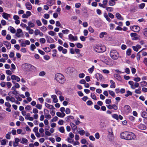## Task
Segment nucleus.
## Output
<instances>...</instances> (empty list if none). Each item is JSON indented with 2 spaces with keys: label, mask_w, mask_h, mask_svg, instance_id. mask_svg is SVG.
Wrapping results in <instances>:
<instances>
[{
  "label": "nucleus",
  "mask_w": 147,
  "mask_h": 147,
  "mask_svg": "<svg viewBox=\"0 0 147 147\" xmlns=\"http://www.w3.org/2000/svg\"><path fill=\"white\" fill-rule=\"evenodd\" d=\"M120 137L122 139L131 140L134 139L136 138V136L132 132L125 131L120 134Z\"/></svg>",
  "instance_id": "nucleus-1"
},
{
  "label": "nucleus",
  "mask_w": 147,
  "mask_h": 147,
  "mask_svg": "<svg viewBox=\"0 0 147 147\" xmlns=\"http://www.w3.org/2000/svg\"><path fill=\"white\" fill-rule=\"evenodd\" d=\"M55 79L58 82L61 84H63L65 80L64 76L60 73H58L56 75Z\"/></svg>",
  "instance_id": "nucleus-2"
},
{
  "label": "nucleus",
  "mask_w": 147,
  "mask_h": 147,
  "mask_svg": "<svg viewBox=\"0 0 147 147\" xmlns=\"http://www.w3.org/2000/svg\"><path fill=\"white\" fill-rule=\"evenodd\" d=\"M110 55L111 58L114 60L118 59L119 57V53L115 50L112 49L110 52Z\"/></svg>",
  "instance_id": "nucleus-3"
},
{
  "label": "nucleus",
  "mask_w": 147,
  "mask_h": 147,
  "mask_svg": "<svg viewBox=\"0 0 147 147\" xmlns=\"http://www.w3.org/2000/svg\"><path fill=\"white\" fill-rule=\"evenodd\" d=\"M106 50V47L104 45L99 46L96 45L94 47V50L98 53L103 52Z\"/></svg>",
  "instance_id": "nucleus-4"
},
{
  "label": "nucleus",
  "mask_w": 147,
  "mask_h": 147,
  "mask_svg": "<svg viewBox=\"0 0 147 147\" xmlns=\"http://www.w3.org/2000/svg\"><path fill=\"white\" fill-rule=\"evenodd\" d=\"M15 36L18 38H22L24 36V33L22 30L20 29H18L16 32Z\"/></svg>",
  "instance_id": "nucleus-5"
},
{
  "label": "nucleus",
  "mask_w": 147,
  "mask_h": 147,
  "mask_svg": "<svg viewBox=\"0 0 147 147\" xmlns=\"http://www.w3.org/2000/svg\"><path fill=\"white\" fill-rule=\"evenodd\" d=\"M22 67L24 69L29 70L34 66L30 64L25 63L22 65Z\"/></svg>",
  "instance_id": "nucleus-6"
},
{
  "label": "nucleus",
  "mask_w": 147,
  "mask_h": 147,
  "mask_svg": "<svg viewBox=\"0 0 147 147\" xmlns=\"http://www.w3.org/2000/svg\"><path fill=\"white\" fill-rule=\"evenodd\" d=\"M130 36L132 37V40H137L140 39V36L136 33H131Z\"/></svg>",
  "instance_id": "nucleus-7"
},
{
  "label": "nucleus",
  "mask_w": 147,
  "mask_h": 147,
  "mask_svg": "<svg viewBox=\"0 0 147 147\" xmlns=\"http://www.w3.org/2000/svg\"><path fill=\"white\" fill-rule=\"evenodd\" d=\"M68 39L70 41H76L78 40L77 36H74L71 34H70L68 35Z\"/></svg>",
  "instance_id": "nucleus-8"
},
{
  "label": "nucleus",
  "mask_w": 147,
  "mask_h": 147,
  "mask_svg": "<svg viewBox=\"0 0 147 147\" xmlns=\"http://www.w3.org/2000/svg\"><path fill=\"white\" fill-rule=\"evenodd\" d=\"M11 78L12 80H16L17 82H19L20 80V78L18 76L14 75H13L11 76Z\"/></svg>",
  "instance_id": "nucleus-9"
},
{
  "label": "nucleus",
  "mask_w": 147,
  "mask_h": 147,
  "mask_svg": "<svg viewBox=\"0 0 147 147\" xmlns=\"http://www.w3.org/2000/svg\"><path fill=\"white\" fill-rule=\"evenodd\" d=\"M95 78L98 81H101L103 79L102 75L98 73H97L95 74Z\"/></svg>",
  "instance_id": "nucleus-10"
},
{
  "label": "nucleus",
  "mask_w": 147,
  "mask_h": 147,
  "mask_svg": "<svg viewBox=\"0 0 147 147\" xmlns=\"http://www.w3.org/2000/svg\"><path fill=\"white\" fill-rule=\"evenodd\" d=\"M31 15V13L30 11H28L26 12V13L23 14L22 17L23 18H27Z\"/></svg>",
  "instance_id": "nucleus-11"
},
{
  "label": "nucleus",
  "mask_w": 147,
  "mask_h": 147,
  "mask_svg": "<svg viewBox=\"0 0 147 147\" xmlns=\"http://www.w3.org/2000/svg\"><path fill=\"white\" fill-rule=\"evenodd\" d=\"M11 14L7 13L5 12H3L2 13V16L5 19L8 20L9 18L11 17Z\"/></svg>",
  "instance_id": "nucleus-12"
},
{
  "label": "nucleus",
  "mask_w": 147,
  "mask_h": 147,
  "mask_svg": "<svg viewBox=\"0 0 147 147\" xmlns=\"http://www.w3.org/2000/svg\"><path fill=\"white\" fill-rule=\"evenodd\" d=\"M14 140L13 142V146L14 147H16L18 146L19 142H20V140L18 138H16Z\"/></svg>",
  "instance_id": "nucleus-13"
},
{
  "label": "nucleus",
  "mask_w": 147,
  "mask_h": 147,
  "mask_svg": "<svg viewBox=\"0 0 147 147\" xmlns=\"http://www.w3.org/2000/svg\"><path fill=\"white\" fill-rule=\"evenodd\" d=\"M6 100L7 101H11L12 102H15V98L12 97H10L9 96H7L6 97Z\"/></svg>",
  "instance_id": "nucleus-14"
},
{
  "label": "nucleus",
  "mask_w": 147,
  "mask_h": 147,
  "mask_svg": "<svg viewBox=\"0 0 147 147\" xmlns=\"http://www.w3.org/2000/svg\"><path fill=\"white\" fill-rule=\"evenodd\" d=\"M30 44V41L28 40H26L24 42H22L21 44V45L22 47H26L27 45H29Z\"/></svg>",
  "instance_id": "nucleus-15"
},
{
  "label": "nucleus",
  "mask_w": 147,
  "mask_h": 147,
  "mask_svg": "<svg viewBox=\"0 0 147 147\" xmlns=\"http://www.w3.org/2000/svg\"><path fill=\"white\" fill-rule=\"evenodd\" d=\"M34 33L35 35H39L40 36H42L43 35V34L39 30L36 29L34 32Z\"/></svg>",
  "instance_id": "nucleus-16"
},
{
  "label": "nucleus",
  "mask_w": 147,
  "mask_h": 147,
  "mask_svg": "<svg viewBox=\"0 0 147 147\" xmlns=\"http://www.w3.org/2000/svg\"><path fill=\"white\" fill-rule=\"evenodd\" d=\"M3 44L6 46L8 49H10L11 48V45L9 42L5 41L3 42Z\"/></svg>",
  "instance_id": "nucleus-17"
},
{
  "label": "nucleus",
  "mask_w": 147,
  "mask_h": 147,
  "mask_svg": "<svg viewBox=\"0 0 147 147\" xmlns=\"http://www.w3.org/2000/svg\"><path fill=\"white\" fill-rule=\"evenodd\" d=\"M26 9L28 10H31L32 8V6L30 2H27L25 4Z\"/></svg>",
  "instance_id": "nucleus-18"
},
{
  "label": "nucleus",
  "mask_w": 147,
  "mask_h": 147,
  "mask_svg": "<svg viewBox=\"0 0 147 147\" xmlns=\"http://www.w3.org/2000/svg\"><path fill=\"white\" fill-rule=\"evenodd\" d=\"M28 140L25 138H22L20 141V142L21 144L27 145L28 144Z\"/></svg>",
  "instance_id": "nucleus-19"
},
{
  "label": "nucleus",
  "mask_w": 147,
  "mask_h": 147,
  "mask_svg": "<svg viewBox=\"0 0 147 147\" xmlns=\"http://www.w3.org/2000/svg\"><path fill=\"white\" fill-rule=\"evenodd\" d=\"M51 97L53 99V102L54 103H56L58 102V99L56 95H53L51 96Z\"/></svg>",
  "instance_id": "nucleus-20"
},
{
  "label": "nucleus",
  "mask_w": 147,
  "mask_h": 147,
  "mask_svg": "<svg viewBox=\"0 0 147 147\" xmlns=\"http://www.w3.org/2000/svg\"><path fill=\"white\" fill-rule=\"evenodd\" d=\"M114 76L115 78H116L118 81L121 82L122 81L123 79H122L120 76L118 75V74H114Z\"/></svg>",
  "instance_id": "nucleus-21"
},
{
  "label": "nucleus",
  "mask_w": 147,
  "mask_h": 147,
  "mask_svg": "<svg viewBox=\"0 0 147 147\" xmlns=\"http://www.w3.org/2000/svg\"><path fill=\"white\" fill-rule=\"evenodd\" d=\"M8 30L12 34H14L16 32L15 29L12 26H10L9 27Z\"/></svg>",
  "instance_id": "nucleus-22"
},
{
  "label": "nucleus",
  "mask_w": 147,
  "mask_h": 147,
  "mask_svg": "<svg viewBox=\"0 0 147 147\" xmlns=\"http://www.w3.org/2000/svg\"><path fill=\"white\" fill-rule=\"evenodd\" d=\"M56 115L59 117L61 118L63 117L65 115L64 113H61L60 112H57L56 113Z\"/></svg>",
  "instance_id": "nucleus-23"
},
{
  "label": "nucleus",
  "mask_w": 147,
  "mask_h": 147,
  "mask_svg": "<svg viewBox=\"0 0 147 147\" xmlns=\"http://www.w3.org/2000/svg\"><path fill=\"white\" fill-rule=\"evenodd\" d=\"M132 28L135 32H138L140 30V28L138 26H133L132 27Z\"/></svg>",
  "instance_id": "nucleus-24"
},
{
  "label": "nucleus",
  "mask_w": 147,
  "mask_h": 147,
  "mask_svg": "<svg viewBox=\"0 0 147 147\" xmlns=\"http://www.w3.org/2000/svg\"><path fill=\"white\" fill-rule=\"evenodd\" d=\"M70 125L72 128V130L73 131L77 130V126H76L75 124H74V123L71 122L70 123Z\"/></svg>",
  "instance_id": "nucleus-25"
},
{
  "label": "nucleus",
  "mask_w": 147,
  "mask_h": 147,
  "mask_svg": "<svg viewBox=\"0 0 147 147\" xmlns=\"http://www.w3.org/2000/svg\"><path fill=\"white\" fill-rule=\"evenodd\" d=\"M116 16L117 19L121 20H123V18L121 16V14L119 13H117L115 14Z\"/></svg>",
  "instance_id": "nucleus-26"
},
{
  "label": "nucleus",
  "mask_w": 147,
  "mask_h": 147,
  "mask_svg": "<svg viewBox=\"0 0 147 147\" xmlns=\"http://www.w3.org/2000/svg\"><path fill=\"white\" fill-rule=\"evenodd\" d=\"M124 111L126 112H129L130 110V107L128 105H125L124 107Z\"/></svg>",
  "instance_id": "nucleus-27"
},
{
  "label": "nucleus",
  "mask_w": 147,
  "mask_h": 147,
  "mask_svg": "<svg viewBox=\"0 0 147 147\" xmlns=\"http://www.w3.org/2000/svg\"><path fill=\"white\" fill-rule=\"evenodd\" d=\"M45 105L47 108L49 109H55L53 105H49L48 103H45Z\"/></svg>",
  "instance_id": "nucleus-28"
},
{
  "label": "nucleus",
  "mask_w": 147,
  "mask_h": 147,
  "mask_svg": "<svg viewBox=\"0 0 147 147\" xmlns=\"http://www.w3.org/2000/svg\"><path fill=\"white\" fill-rule=\"evenodd\" d=\"M48 34L52 36H55L57 35V34L53 31H50L48 32Z\"/></svg>",
  "instance_id": "nucleus-29"
},
{
  "label": "nucleus",
  "mask_w": 147,
  "mask_h": 147,
  "mask_svg": "<svg viewBox=\"0 0 147 147\" xmlns=\"http://www.w3.org/2000/svg\"><path fill=\"white\" fill-rule=\"evenodd\" d=\"M107 33L106 32H101L99 34V37L100 38H102L105 35H107Z\"/></svg>",
  "instance_id": "nucleus-30"
},
{
  "label": "nucleus",
  "mask_w": 147,
  "mask_h": 147,
  "mask_svg": "<svg viewBox=\"0 0 147 147\" xmlns=\"http://www.w3.org/2000/svg\"><path fill=\"white\" fill-rule=\"evenodd\" d=\"M141 115L143 118L145 119L147 118V113L146 111L142 112L141 114Z\"/></svg>",
  "instance_id": "nucleus-31"
},
{
  "label": "nucleus",
  "mask_w": 147,
  "mask_h": 147,
  "mask_svg": "<svg viewBox=\"0 0 147 147\" xmlns=\"http://www.w3.org/2000/svg\"><path fill=\"white\" fill-rule=\"evenodd\" d=\"M28 26L30 28H33L35 26L34 24L31 21H29L28 23Z\"/></svg>",
  "instance_id": "nucleus-32"
},
{
  "label": "nucleus",
  "mask_w": 147,
  "mask_h": 147,
  "mask_svg": "<svg viewBox=\"0 0 147 147\" xmlns=\"http://www.w3.org/2000/svg\"><path fill=\"white\" fill-rule=\"evenodd\" d=\"M108 3L109 5L113 6L116 3L113 0H110L109 1Z\"/></svg>",
  "instance_id": "nucleus-33"
},
{
  "label": "nucleus",
  "mask_w": 147,
  "mask_h": 147,
  "mask_svg": "<svg viewBox=\"0 0 147 147\" xmlns=\"http://www.w3.org/2000/svg\"><path fill=\"white\" fill-rule=\"evenodd\" d=\"M139 128L142 130L145 129L146 128L145 126L143 124H141L139 125Z\"/></svg>",
  "instance_id": "nucleus-34"
},
{
  "label": "nucleus",
  "mask_w": 147,
  "mask_h": 147,
  "mask_svg": "<svg viewBox=\"0 0 147 147\" xmlns=\"http://www.w3.org/2000/svg\"><path fill=\"white\" fill-rule=\"evenodd\" d=\"M104 16L105 18L107 20L110 22L111 21V19L109 17V16L106 13H104Z\"/></svg>",
  "instance_id": "nucleus-35"
},
{
  "label": "nucleus",
  "mask_w": 147,
  "mask_h": 147,
  "mask_svg": "<svg viewBox=\"0 0 147 147\" xmlns=\"http://www.w3.org/2000/svg\"><path fill=\"white\" fill-rule=\"evenodd\" d=\"M67 141L68 143L72 144L74 142V140L73 138L68 137L67 138Z\"/></svg>",
  "instance_id": "nucleus-36"
},
{
  "label": "nucleus",
  "mask_w": 147,
  "mask_h": 147,
  "mask_svg": "<svg viewBox=\"0 0 147 147\" xmlns=\"http://www.w3.org/2000/svg\"><path fill=\"white\" fill-rule=\"evenodd\" d=\"M59 130L61 133H64L65 132L64 128L63 127H60L59 128Z\"/></svg>",
  "instance_id": "nucleus-37"
},
{
  "label": "nucleus",
  "mask_w": 147,
  "mask_h": 147,
  "mask_svg": "<svg viewBox=\"0 0 147 147\" xmlns=\"http://www.w3.org/2000/svg\"><path fill=\"white\" fill-rule=\"evenodd\" d=\"M40 30L42 32H46L47 30V28L45 26H43L40 28Z\"/></svg>",
  "instance_id": "nucleus-38"
},
{
  "label": "nucleus",
  "mask_w": 147,
  "mask_h": 147,
  "mask_svg": "<svg viewBox=\"0 0 147 147\" xmlns=\"http://www.w3.org/2000/svg\"><path fill=\"white\" fill-rule=\"evenodd\" d=\"M140 85L141 87H143L146 86L147 85V82L146 81L142 82L140 83Z\"/></svg>",
  "instance_id": "nucleus-39"
},
{
  "label": "nucleus",
  "mask_w": 147,
  "mask_h": 147,
  "mask_svg": "<svg viewBox=\"0 0 147 147\" xmlns=\"http://www.w3.org/2000/svg\"><path fill=\"white\" fill-rule=\"evenodd\" d=\"M55 93L57 95H59V96L62 95V92L61 91H60V90H58L55 89Z\"/></svg>",
  "instance_id": "nucleus-40"
},
{
  "label": "nucleus",
  "mask_w": 147,
  "mask_h": 147,
  "mask_svg": "<svg viewBox=\"0 0 147 147\" xmlns=\"http://www.w3.org/2000/svg\"><path fill=\"white\" fill-rule=\"evenodd\" d=\"M128 84L131 85V88L132 89H134L135 88L134 87V82L133 81H130L128 82Z\"/></svg>",
  "instance_id": "nucleus-41"
},
{
  "label": "nucleus",
  "mask_w": 147,
  "mask_h": 147,
  "mask_svg": "<svg viewBox=\"0 0 147 147\" xmlns=\"http://www.w3.org/2000/svg\"><path fill=\"white\" fill-rule=\"evenodd\" d=\"M131 50L130 49H128L126 51V54L128 56H129L131 55Z\"/></svg>",
  "instance_id": "nucleus-42"
},
{
  "label": "nucleus",
  "mask_w": 147,
  "mask_h": 147,
  "mask_svg": "<svg viewBox=\"0 0 147 147\" xmlns=\"http://www.w3.org/2000/svg\"><path fill=\"white\" fill-rule=\"evenodd\" d=\"M94 66L93 65L91 68L89 69L88 70V71L89 73L92 74L94 71Z\"/></svg>",
  "instance_id": "nucleus-43"
},
{
  "label": "nucleus",
  "mask_w": 147,
  "mask_h": 147,
  "mask_svg": "<svg viewBox=\"0 0 147 147\" xmlns=\"http://www.w3.org/2000/svg\"><path fill=\"white\" fill-rule=\"evenodd\" d=\"M47 40L48 42L50 43L53 42L54 41L53 39L50 37H48Z\"/></svg>",
  "instance_id": "nucleus-44"
},
{
  "label": "nucleus",
  "mask_w": 147,
  "mask_h": 147,
  "mask_svg": "<svg viewBox=\"0 0 147 147\" xmlns=\"http://www.w3.org/2000/svg\"><path fill=\"white\" fill-rule=\"evenodd\" d=\"M47 4L49 5H52L54 3V2L53 0H50L47 2Z\"/></svg>",
  "instance_id": "nucleus-45"
},
{
  "label": "nucleus",
  "mask_w": 147,
  "mask_h": 147,
  "mask_svg": "<svg viewBox=\"0 0 147 147\" xmlns=\"http://www.w3.org/2000/svg\"><path fill=\"white\" fill-rule=\"evenodd\" d=\"M7 141L6 139L2 140L1 142V144L2 145H5L6 144Z\"/></svg>",
  "instance_id": "nucleus-46"
},
{
  "label": "nucleus",
  "mask_w": 147,
  "mask_h": 147,
  "mask_svg": "<svg viewBox=\"0 0 147 147\" xmlns=\"http://www.w3.org/2000/svg\"><path fill=\"white\" fill-rule=\"evenodd\" d=\"M105 8H106V10L109 12H111L113 11V8L110 7H106Z\"/></svg>",
  "instance_id": "nucleus-47"
},
{
  "label": "nucleus",
  "mask_w": 147,
  "mask_h": 147,
  "mask_svg": "<svg viewBox=\"0 0 147 147\" xmlns=\"http://www.w3.org/2000/svg\"><path fill=\"white\" fill-rule=\"evenodd\" d=\"M108 91L110 95L112 97H114L115 96V94L113 91L110 90H109Z\"/></svg>",
  "instance_id": "nucleus-48"
},
{
  "label": "nucleus",
  "mask_w": 147,
  "mask_h": 147,
  "mask_svg": "<svg viewBox=\"0 0 147 147\" xmlns=\"http://www.w3.org/2000/svg\"><path fill=\"white\" fill-rule=\"evenodd\" d=\"M69 30L67 29L65 30H63L62 31V32L64 34H68L69 32Z\"/></svg>",
  "instance_id": "nucleus-49"
},
{
  "label": "nucleus",
  "mask_w": 147,
  "mask_h": 147,
  "mask_svg": "<svg viewBox=\"0 0 147 147\" xmlns=\"http://www.w3.org/2000/svg\"><path fill=\"white\" fill-rule=\"evenodd\" d=\"M91 97L92 99L95 100H97L96 96L95 95L94 93H91Z\"/></svg>",
  "instance_id": "nucleus-50"
},
{
  "label": "nucleus",
  "mask_w": 147,
  "mask_h": 147,
  "mask_svg": "<svg viewBox=\"0 0 147 147\" xmlns=\"http://www.w3.org/2000/svg\"><path fill=\"white\" fill-rule=\"evenodd\" d=\"M36 23L38 26H40L42 25V24L40 21L39 20H36Z\"/></svg>",
  "instance_id": "nucleus-51"
},
{
  "label": "nucleus",
  "mask_w": 147,
  "mask_h": 147,
  "mask_svg": "<svg viewBox=\"0 0 147 147\" xmlns=\"http://www.w3.org/2000/svg\"><path fill=\"white\" fill-rule=\"evenodd\" d=\"M105 103L106 104H109L111 103V100L110 99L108 98L105 100Z\"/></svg>",
  "instance_id": "nucleus-52"
},
{
  "label": "nucleus",
  "mask_w": 147,
  "mask_h": 147,
  "mask_svg": "<svg viewBox=\"0 0 147 147\" xmlns=\"http://www.w3.org/2000/svg\"><path fill=\"white\" fill-rule=\"evenodd\" d=\"M53 53L52 54V56L53 57H55L56 56L57 51L56 49H53L52 50Z\"/></svg>",
  "instance_id": "nucleus-53"
},
{
  "label": "nucleus",
  "mask_w": 147,
  "mask_h": 147,
  "mask_svg": "<svg viewBox=\"0 0 147 147\" xmlns=\"http://www.w3.org/2000/svg\"><path fill=\"white\" fill-rule=\"evenodd\" d=\"M108 1L107 0H104L102 1V4L105 8L106 7V6L108 3Z\"/></svg>",
  "instance_id": "nucleus-54"
},
{
  "label": "nucleus",
  "mask_w": 147,
  "mask_h": 147,
  "mask_svg": "<svg viewBox=\"0 0 147 147\" xmlns=\"http://www.w3.org/2000/svg\"><path fill=\"white\" fill-rule=\"evenodd\" d=\"M141 88H140L138 89H136L135 90V92L136 94H140L141 93Z\"/></svg>",
  "instance_id": "nucleus-55"
},
{
  "label": "nucleus",
  "mask_w": 147,
  "mask_h": 147,
  "mask_svg": "<svg viewBox=\"0 0 147 147\" xmlns=\"http://www.w3.org/2000/svg\"><path fill=\"white\" fill-rule=\"evenodd\" d=\"M11 133L10 132L8 133L5 135V138L9 140L10 139L11 136L10 134Z\"/></svg>",
  "instance_id": "nucleus-56"
},
{
  "label": "nucleus",
  "mask_w": 147,
  "mask_h": 147,
  "mask_svg": "<svg viewBox=\"0 0 147 147\" xmlns=\"http://www.w3.org/2000/svg\"><path fill=\"white\" fill-rule=\"evenodd\" d=\"M141 51H140L139 52H138L136 56V58L138 61H139L140 60L141 55L140 54V52Z\"/></svg>",
  "instance_id": "nucleus-57"
},
{
  "label": "nucleus",
  "mask_w": 147,
  "mask_h": 147,
  "mask_svg": "<svg viewBox=\"0 0 147 147\" xmlns=\"http://www.w3.org/2000/svg\"><path fill=\"white\" fill-rule=\"evenodd\" d=\"M39 40L40 42L42 44L46 42L45 39L44 38H41Z\"/></svg>",
  "instance_id": "nucleus-58"
},
{
  "label": "nucleus",
  "mask_w": 147,
  "mask_h": 147,
  "mask_svg": "<svg viewBox=\"0 0 147 147\" xmlns=\"http://www.w3.org/2000/svg\"><path fill=\"white\" fill-rule=\"evenodd\" d=\"M2 56L4 57V59L6 60H7L8 58V55L7 54H3L2 55Z\"/></svg>",
  "instance_id": "nucleus-59"
},
{
  "label": "nucleus",
  "mask_w": 147,
  "mask_h": 147,
  "mask_svg": "<svg viewBox=\"0 0 147 147\" xmlns=\"http://www.w3.org/2000/svg\"><path fill=\"white\" fill-rule=\"evenodd\" d=\"M76 45L77 47L79 48H81L83 47L82 45L80 43H78L76 44Z\"/></svg>",
  "instance_id": "nucleus-60"
},
{
  "label": "nucleus",
  "mask_w": 147,
  "mask_h": 147,
  "mask_svg": "<svg viewBox=\"0 0 147 147\" xmlns=\"http://www.w3.org/2000/svg\"><path fill=\"white\" fill-rule=\"evenodd\" d=\"M6 85L8 88H10L12 86L11 83L9 82H6Z\"/></svg>",
  "instance_id": "nucleus-61"
},
{
  "label": "nucleus",
  "mask_w": 147,
  "mask_h": 147,
  "mask_svg": "<svg viewBox=\"0 0 147 147\" xmlns=\"http://www.w3.org/2000/svg\"><path fill=\"white\" fill-rule=\"evenodd\" d=\"M79 118L77 119V120H75V123L76 125H77L80 124L81 122L79 121Z\"/></svg>",
  "instance_id": "nucleus-62"
},
{
  "label": "nucleus",
  "mask_w": 147,
  "mask_h": 147,
  "mask_svg": "<svg viewBox=\"0 0 147 147\" xmlns=\"http://www.w3.org/2000/svg\"><path fill=\"white\" fill-rule=\"evenodd\" d=\"M46 73L44 71H42L40 72L39 75L40 76H43L45 75Z\"/></svg>",
  "instance_id": "nucleus-63"
},
{
  "label": "nucleus",
  "mask_w": 147,
  "mask_h": 147,
  "mask_svg": "<svg viewBox=\"0 0 147 147\" xmlns=\"http://www.w3.org/2000/svg\"><path fill=\"white\" fill-rule=\"evenodd\" d=\"M78 132L81 136H82L85 134V131L84 130L79 131Z\"/></svg>",
  "instance_id": "nucleus-64"
}]
</instances>
